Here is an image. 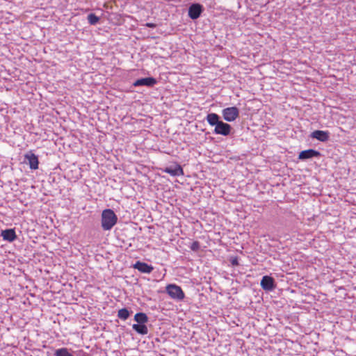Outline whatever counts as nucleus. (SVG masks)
Instances as JSON below:
<instances>
[{
  "label": "nucleus",
  "mask_w": 356,
  "mask_h": 356,
  "mask_svg": "<svg viewBox=\"0 0 356 356\" xmlns=\"http://www.w3.org/2000/svg\"><path fill=\"white\" fill-rule=\"evenodd\" d=\"M118 217L112 209H104L102 213L101 224L104 231L111 230L117 223Z\"/></svg>",
  "instance_id": "obj_1"
},
{
  "label": "nucleus",
  "mask_w": 356,
  "mask_h": 356,
  "mask_svg": "<svg viewBox=\"0 0 356 356\" xmlns=\"http://www.w3.org/2000/svg\"><path fill=\"white\" fill-rule=\"evenodd\" d=\"M134 320L137 323L132 325V328L138 334L145 335L148 333V328L146 323L148 322V317L145 313H136Z\"/></svg>",
  "instance_id": "obj_2"
},
{
  "label": "nucleus",
  "mask_w": 356,
  "mask_h": 356,
  "mask_svg": "<svg viewBox=\"0 0 356 356\" xmlns=\"http://www.w3.org/2000/svg\"><path fill=\"white\" fill-rule=\"evenodd\" d=\"M166 291L168 295L178 300H182L184 298V293L181 288L175 284H169L166 287Z\"/></svg>",
  "instance_id": "obj_3"
},
{
  "label": "nucleus",
  "mask_w": 356,
  "mask_h": 356,
  "mask_svg": "<svg viewBox=\"0 0 356 356\" xmlns=\"http://www.w3.org/2000/svg\"><path fill=\"white\" fill-rule=\"evenodd\" d=\"M222 115L225 120L233 122L238 117L239 111L235 106L228 107L222 111Z\"/></svg>",
  "instance_id": "obj_4"
},
{
  "label": "nucleus",
  "mask_w": 356,
  "mask_h": 356,
  "mask_svg": "<svg viewBox=\"0 0 356 356\" xmlns=\"http://www.w3.org/2000/svg\"><path fill=\"white\" fill-rule=\"evenodd\" d=\"M232 127L230 124L220 121L214 129V133L222 136H228L230 134Z\"/></svg>",
  "instance_id": "obj_5"
},
{
  "label": "nucleus",
  "mask_w": 356,
  "mask_h": 356,
  "mask_svg": "<svg viewBox=\"0 0 356 356\" xmlns=\"http://www.w3.org/2000/svg\"><path fill=\"white\" fill-rule=\"evenodd\" d=\"M203 11L202 6L199 3H193L188 8V16L192 19H197Z\"/></svg>",
  "instance_id": "obj_6"
},
{
  "label": "nucleus",
  "mask_w": 356,
  "mask_h": 356,
  "mask_svg": "<svg viewBox=\"0 0 356 356\" xmlns=\"http://www.w3.org/2000/svg\"><path fill=\"white\" fill-rule=\"evenodd\" d=\"M25 159L28 161L29 167L32 170H37L39 165L38 156L32 152H29L24 155Z\"/></svg>",
  "instance_id": "obj_7"
},
{
  "label": "nucleus",
  "mask_w": 356,
  "mask_h": 356,
  "mask_svg": "<svg viewBox=\"0 0 356 356\" xmlns=\"http://www.w3.org/2000/svg\"><path fill=\"white\" fill-rule=\"evenodd\" d=\"M321 156V153L315 149H309L307 150H303L300 152L298 155V159L300 160H306L308 159H311L313 157H319Z\"/></svg>",
  "instance_id": "obj_8"
},
{
  "label": "nucleus",
  "mask_w": 356,
  "mask_h": 356,
  "mask_svg": "<svg viewBox=\"0 0 356 356\" xmlns=\"http://www.w3.org/2000/svg\"><path fill=\"white\" fill-rule=\"evenodd\" d=\"M156 83V80L153 77H146L142 78L140 79H137L134 83L133 86L135 87L146 86H153Z\"/></svg>",
  "instance_id": "obj_9"
},
{
  "label": "nucleus",
  "mask_w": 356,
  "mask_h": 356,
  "mask_svg": "<svg viewBox=\"0 0 356 356\" xmlns=\"http://www.w3.org/2000/svg\"><path fill=\"white\" fill-rule=\"evenodd\" d=\"M311 137L321 142H325L329 140L330 133L327 131L316 130L312 133Z\"/></svg>",
  "instance_id": "obj_10"
},
{
  "label": "nucleus",
  "mask_w": 356,
  "mask_h": 356,
  "mask_svg": "<svg viewBox=\"0 0 356 356\" xmlns=\"http://www.w3.org/2000/svg\"><path fill=\"white\" fill-rule=\"evenodd\" d=\"M261 286L266 291H271L274 289V279L272 277L265 275L261 281Z\"/></svg>",
  "instance_id": "obj_11"
},
{
  "label": "nucleus",
  "mask_w": 356,
  "mask_h": 356,
  "mask_svg": "<svg viewBox=\"0 0 356 356\" xmlns=\"http://www.w3.org/2000/svg\"><path fill=\"white\" fill-rule=\"evenodd\" d=\"M163 171L172 176H181L184 175L183 169L179 164H176L174 168H165Z\"/></svg>",
  "instance_id": "obj_12"
},
{
  "label": "nucleus",
  "mask_w": 356,
  "mask_h": 356,
  "mask_svg": "<svg viewBox=\"0 0 356 356\" xmlns=\"http://www.w3.org/2000/svg\"><path fill=\"white\" fill-rule=\"evenodd\" d=\"M134 267L138 271L145 273H150L153 270V267L152 266L141 261H137L134 265Z\"/></svg>",
  "instance_id": "obj_13"
},
{
  "label": "nucleus",
  "mask_w": 356,
  "mask_h": 356,
  "mask_svg": "<svg viewBox=\"0 0 356 356\" xmlns=\"http://www.w3.org/2000/svg\"><path fill=\"white\" fill-rule=\"evenodd\" d=\"M1 236L4 240L8 241L9 242H13L17 238V235L13 229H9L2 231Z\"/></svg>",
  "instance_id": "obj_14"
},
{
  "label": "nucleus",
  "mask_w": 356,
  "mask_h": 356,
  "mask_svg": "<svg viewBox=\"0 0 356 356\" xmlns=\"http://www.w3.org/2000/svg\"><path fill=\"white\" fill-rule=\"evenodd\" d=\"M207 121L211 126H216L220 120H219V116L216 113H209L207 115Z\"/></svg>",
  "instance_id": "obj_15"
},
{
  "label": "nucleus",
  "mask_w": 356,
  "mask_h": 356,
  "mask_svg": "<svg viewBox=\"0 0 356 356\" xmlns=\"http://www.w3.org/2000/svg\"><path fill=\"white\" fill-rule=\"evenodd\" d=\"M55 356H73L72 353L69 352L67 348H62L56 350Z\"/></svg>",
  "instance_id": "obj_16"
},
{
  "label": "nucleus",
  "mask_w": 356,
  "mask_h": 356,
  "mask_svg": "<svg viewBox=\"0 0 356 356\" xmlns=\"http://www.w3.org/2000/svg\"><path fill=\"white\" fill-rule=\"evenodd\" d=\"M88 20L90 24L95 25L99 22V18L95 14L90 13L88 15Z\"/></svg>",
  "instance_id": "obj_17"
},
{
  "label": "nucleus",
  "mask_w": 356,
  "mask_h": 356,
  "mask_svg": "<svg viewBox=\"0 0 356 356\" xmlns=\"http://www.w3.org/2000/svg\"><path fill=\"white\" fill-rule=\"evenodd\" d=\"M200 248V243L197 241H193L191 245V249L193 251H197Z\"/></svg>",
  "instance_id": "obj_18"
},
{
  "label": "nucleus",
  "mask_w": 356,
  "mask_h": 356,
  "mask_svg": "<svg viewBox=\"0 0 356 356\" xmlns=\"http://www.w3.org/2000/svg\"><path fill=\"white\" fill-rule=\"evenodd\" d=\"M130 313H118V317L122 320H126L129 316Z\"/></svg>",
  "instance_id": "obj_19"
},
{
  "label": "nucleus",
  "mask_w": 356,
  "mask_h": 356,
  "mask_svg": "<svg viewBox=\"0 0 356 356\" xmlns=\"http://www.w3.org/2000/svg\"><path fill=\"white\" fill-rule=\"evenodd\" d=\"M145 26L147 27H149V28H155L156 27V24L154 23H147L145 24Z\"/></svg>",
  "instance_id": "obj_20"
},
{
  "label": "nucleus",
  "mask_w": 356,
  "mask_h": 356,
  "mask_svg": "<svg viewBox=\"0 0 356 356\" xmlns=\"http://www.w3.org/2000/svg\"><path fill=\"white\" fill-rule=\"evenodd\" d=\"M232 264L233 266H236V265H238V260H237V259H236V258H234V259H233L232 260Z\"/></svg>",
  "instance_id": "obj_21"
},
{
  "label": "nucleus",
  "mask_w": 356,
  "mask_h": 356,
  "mask_svg": "<svg viewBox=\"0 0 356 356\" xmlns=\"http://www.w3.org/2000/svg\"><path fill=\"white\" fill-rule=\"evenodd\" d=\"M118 312H128V311H127V309L123 308V309H119V311H118Z\"/></svg>",
  "instance_id": "obj_22"
},
{
  "label": "nucleus",
  "mask_w": 356,
  "mask_h": 356,
  "mask_svg": "<svg viewBox=\"0 0 356 356\" xmlns=\"http://www.w3.org/2000/svg\"><path fill=\"white\" fill-rule=\"evenodd\" d=\"M115 15H116L117 17H120V15H117L116 14Z\"/></svg>",
  "instance_id": "obj_23"
}]
</instances>
